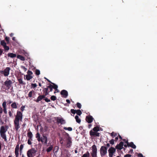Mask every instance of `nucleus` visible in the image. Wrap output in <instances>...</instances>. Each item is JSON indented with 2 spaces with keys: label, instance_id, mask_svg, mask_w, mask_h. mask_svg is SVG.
Segmentation results:
<instances>
[{
  "label": "nucleus",
  "instance_id": "f257e3e1",
  "mask_svg": "<svg viewBox=\"0 0 157 157\" xmlns=\"http://www.w3.org/2000/svg\"><path fill=\"white\" fill-rule=\"evenodd\" d=\"M7 130V128H6L3 126L1 127L0 134L1 137L3 138L5 141H6V136L5 133Z\"/></svg>",
  "mask_w": 157,
  "mask_h": 157
},
{
  "label": "nucleus",
  "instance_id": "f03ea898",
  "mask_svg": "<svg viewBox=\"0 0 157 157\" xmlns=\"http://www.w3.org/2000/svg\"><path fill=\"white\" fill-rule=\"evenodd\" d=\"M107 153V148L104 146L101 147L100 149V153L101 157L104 156Z\"/></svg>",
  "mask_w": 157,
  "mask_h": 157
},
{
  "label": "nucleus",
  "instance_id": "7ed1b4c3",
  "mask_svg": "<svg viewBox=\"0 0 157 157\" xmlns=\"http://www.w3.org/2000/svg\"><path fill=\"white\" fill-rule=\"evenodd\" d=\"M92 151L91 155L92 157H97V149L96 146L94 144L92 147Z\"/></svg>",
  "mask_w": 157,
  "mask_h": 157
},
{
  "label": "nucleus",
  "instance_id": "20e7f679",
  "mask_svg": "<svg viewBox=\"0 0 157 157\" xmlns=\"http://www.w3.org/2000/svg\"><path fill=\"white\" fill-rule=\"evenodd\" d=\"M22 118V113L20 111L17 112V114L15 117L14 121H19L20 120L21 121Z\"/></svg>",
  "mask_w": 157,
  "mask_h": 157
},
{
  "label": "nucleus",
  "instance_id": "39448f33",
  "mask_svg": "<svg viewBox=\"0 0 157 157\" xmlns=\"http://www.w3.org/2000/svg\"><path fill=\"white\" fill-rule=\"evenodd\" d=\"M67 137L66 138V142L67 147H69L72 144L71 138L68 133H67Z\"/></svg>",
  "mask_w": 157,
  "mask_h": 157
},
{
  "label": "nucleus",
  "instance_id": "423d86ee",
  "mask_svg": "<svg viewBox=\"0 0 157 157\" xmlns=\"http://www.w3.org/2000/svg\"><path fill=\"white\" fill-rule=\"evenodd\" d=\"M109 157H113L114 153L116 151V149L113 147H111L108 150Z\"/></svg>",
  "mask_w": 157,
  "mask_h": 157
},
{
  "label": "nucleus",
  "instance_id": "0eeeda50",
  "mask_svg": "<svg viewBox=\"0 0 157 157\" xmlns=\"http://www.w3.org/2000/svg\"><path fill=\"white\" fill-rule=\"evenodd\" d=\"M50 83H51V84H50L51 88L52 89L53 88L55 90V91L54 92L55 94L56 92H59V90L57 89L58 86L57 85H56L54 83L50 81Z\"/></svg>",
  "mask_w": 157,
  "mask_h": 157
},
{
  "label": "nucleus",
  "instance_id": "6e6552de",
  "mask_svg": "<svg viewBox=\"0 0 157 157\" xmlns=\"http://www.w3.org/2000/svg\"><path fill=\"white\" fill-rule=\"evenodd\" d=\"M12 84V81L10 80H8V79L4 82L5 85L8 89L10 88Z\"/></svg>",
  "mask_w": 157,
  "mask_h": 157
},
{
  "label": "nucleus",
  "instance_id": "1a4fd4ad",
  "mask_svg": "<svg viewBox=\"0 0 157 157\" xmlns=\"http://www.w3.org/2000/svg\"><path fill=\"white\" fill-rule=\"evenodd\" d=\"M100 133L97 132H94L92 130L90 131V135L91 136L99 137L100 136Z\"/></svg>",
  "mask_w": 157,
  "mask_h": 157
},
{
  "label": "nucleus",
  "instance_id": "9d476101",
  "mask_svg": "<svg viewBox=\"0 0 157 157\" xmlns=\"http://www.w3.org/2000/svg\"><path fill=\"white\" fill-rule=\"evenodd\" d=\"M36 152V151L35 148H32L28 151L27 152V155L33 156V155L35 154Z\"/></svg>",
  "mask_w": 157,
  "mask_h": 157
},
{
  "label": "nucleus",
  "instance_id": "9b49d317",
  "mask_svg": "<svg viewBox=\"0 0 157 157\" xmlns=\"http://www.w3.org/2000/svg\"><path fill=\"white\" fill-rule=\"evenodd\" d=\"M94 119L92 116L90 115L87 116L86 117V121L89 124L91 123Z\"/></svg>",
  "mask_w": 157,
  "mask_h": 157
},
{
  "label": "nucleus",
  "instance_id": "f8f14e48",
  "mask_svg": "<svg viewBox=\"0 0 157 157\" xmlns=\"http://www.w3.org/2000/svg\"><path fill=\"white\" fill-rule=\"evenodd\" d=\"M60 94L63 97L66 98L68 95V93L67 90H63L61 91Z\"/></svg>",
  "mask_w": 157,
  "mask_h": 157
},
{
  "label": "nucleus",
  "instance_id": "ddd939ff",
  "mask_svg": "<svg viewBox=\"0 0 157 157\" xmlns=\"http://www.w3.org/2000/svg\"><path fill=\"white\" fill-rule=\"evenodd\" d=\"M57 122L59 123H60L61 124H63L65 123V121L62 118H60L59 117H57L56 118Z\"/></svg>",
  "mask_w": 157,
  "mask_h": 157
},
{
  "label": "nucleus",
  "instance_id": "4468645a",
  "mask_svg": "<svg viewBox=\"0 0 157 157\" xmlns=\"http://www.w3.org/2000/svg\"><path fill=\"white\" fill-rule=\"evenodd\" d=\"M124 143L123 142H121L119 144H117L116 146V148L117 149L121 150L123 148Z\"/></svg>",
  "mask_w": 157,
  "mask_h": 157
},
{
  "label": "nucleus",
  "instance_id": "2eb2a0df",
  "mask_svg": "<svg viewBox=\"0 0 157 157\" xmlns=\"http://www.w3.org/2000/svg\"><path fill=\"white\" fill-rule=\"evenodd\" d=\"M10 70V68L9 67H7L4 69V76H7L9 75Z\"/></svg>",
  "mask_w": 157,
  "mask_h": 157
},
{
  "label": "nucleus",
  "instance_id": "dca6fc26",
  "mask_svg": "<svg viewBox=\"0 0 157 157\" xmlns=\"http://www.w3.org/2000/svg\"><path fill=\"white\" fill-rule=\"evenodd\" d=\"M14 123L15 124V128L17 131L19 128H20L19 121H14Z\"/></svg>",
  "mask_w": 157,
  "mask_h": 157
},
{
  "label": "nucleus",
  "instance_id": "f3484780",
  "mask_svg": "<svg viewBox=\"0 0 157 157\" xmlns=\"http://www.w3.org/2000/svg\"><path fill=\"white\" fill-rule=\"evenodd\" d=\"M128 147H130L134 149H135L136 148V146L132 142L129 143V145H128Z\"/></svg>",
  "mask_w": 157,
  "mask_h": 157
},
{
  "label": "nucleus",
  "instance_id": "a211bd4d",
  "mask_svg": "<svg viewBox=\"0 0 157 157\" xmlns=\"http://www.w3.org/2000/svg\"><path fill=\"white\" fill-rule=\"evenodd\" d=\"M8 57H10L12 58H14L16 57L17 56L15 54L12 53H9L8 54Z\"/></svg>",
  "mask_w": 157,
  "mask_h": 157
},
{
  "label": "nucleus",
  "instance_id": "6ab92c4d",
  "mask_svg": "<svg viewBox=\"0 0 157 157\" xmlns=\"http://www.w3.org/2000/svg\"><path fill=\"white\" fill-rule=\"evenodd\" d=\"M44 98H45L44 95H43L40 96L38 97V98L36 100V101L37 102H38L39 101H40L42 99H43Z\"/></svg>",
  "mask_w": 157,
  "mask_h": 157
},
{
  "label": "nucleus",
  "instance_id": "aec40b11",
  "mask_svg": "<svg viewBox=\"0 0 157 157\" xmlns=\"http://www.w3.org/2000/svg\"><path fill=\"white\" fill-rule=\"evenodd\" d=\"M41 141L42 143H44V144H46L47 139L44 136L43 138H41Z\"/></svg>",
  "mask_w": 157,
  "mask_h": 157
},
{
  "label": "nucleus",
  "instance_id": "412c9836",
  "mask_svg": "<svg viewBox=\"0 0 157 157\" xmlns=\"http://www.w3.org/2000/svg\"><path fill=\"white\" fill-rule=\"evenodd\" d=\"M17 58L18 59H20L22 61H24L25 60V58L22 56L21 55H18L17 56Z\"/></svg>",
  "mask_w": 157,
  "mask_h": 157
},
{
  "label": "nucleus",
  "instance_id": "4be33fe9",
  "mask_svg": "<svg viewBox=\"0 0 157 157\" xmlns=\"http://www.w3.org/2000/svg\"><path fill=\"white\" fill-rule=\"evenodd\" d=\"M49 88V86H48L47 87V88H44V92L45 95H46L48 94V88Z\"/></svg>",
  "mask_w": 157,
  "mask_h": 157
},
{
  "label": "nucleus",
  "instance_id": "5701e85b",
  "mask_svg": "<svg viewBox=\"0 0 157 157\" xmlns=\"http://www.w3.org/2000/svg\"><path fill=\"white\" fill-rule=\"evenodd\" d=\"M90 154L89 152L87 151L81 157H90Z\"/></svg>",
  "mask_w": 157,
  "mask_h": 157
},
{
  "label": "nucleus",
  "instance_id": "b1692460",
  "mask_svg": "<svg viewBox=\"0 0 157 157\" xmlns=\"http://www.w3.org/2000/svg\"><path fill=\"white\" fill-rule=\"evenodd\" d=\"M75 118L76 120V121L78 123H80L81 122V120L79 118L78 116L76 115L75 116Z\"/></svg>",
  "mask_w": 157,
  "mask_h": 157
},
{
  "label": "nucleus",
  "instance_id": "393cba45",
  "mask_svg": "<svg viewBox=\"0 0 157 157\" xmlns=\"http://www.w3.org/2000/svg\"><path fill=\"white\" fill-rule=\"evenodd\" d=\"M27 136L29 139H32L33 137V134L31 132H28L27 134Z\"/></svg>",
  "mask_w": 157,
  "mask_h": 157
},
{
  "label": "nucleus",
  "instance_id": "a878e982",
  "mask_svg": "<svg viewBox=\"0 0 157 157\" xmlns=\"http://www.w3.org/2000/svg\"><path fill=\"white\" fill-rule=\"evenodd\" d=\"M93 131L94 132H97L99 131V127L98 126H96L93 128Z\"/></svg>",
  "mask_w": 157,
  "mask_h": 157
},
{
  "label": "nucleus",
  "instance_id": "bb28decb",
  "mask_svg": "<svg viewBox=\"0 0 157 157\" xmlns=\"http://www.w3.org/2000/svg\"><path fill=\"white\" fill-rule=\"evenodd\" d=\"M11 106L12 108L14 109H16L17 108V105L16 102H14L12 103L11 105Z\"/></svg>",
  "mask_w": 157,
  "mask_h": 157
},
{
  "label": "nucleus",
  "instance_id": "cd10ccee",
  "mask_svg": "<svg viewBox=\"0 0 157 157\" xmlns=\"http://www.w3.org/2000/svg\"><path fill=\"white\" fill-rule=\"evenodd\" d=\"M26 78L27 80H29L33 78V76L29 75H26Z\"/></svg>",
  "mask_w": 157,
  "mask_h": 157
},
{
  "label": "nucleus",
  "instance_id": "c85d7f7f",
  "mask_svg": "<svg viewBox=\"0 0 157 157\" xmlns=\"http://www.w3.org/2000/svg\"><path fill=\"white\" fill-rule=\"evenodd\" d=\"M111 136L113 138H114L115 137L117 136V133H115L114 132H113L111 133Z\"/></svg>",
  "mask_w": 157,
  "mask_h": 157
},
{
  "label": "nucleus",
  "instance_id": "c756f323",
  "mask_svg": "<svg viewBox=\"0 0 157 157\" xmlns=\"http://www.w3.org/2000/svg\"><path fill=\"white\" fill-rule=\"evenodd\" d=\"M63 129L65 130H68L69 131H71L72 130V129L71 127L67 128L66 127H64Z\"/></svg>",
  "mask_w": 157,
  "mask_h": 157
},
{
  "label": "nucleus",
  "instance_id": "7c9ffc66",
  "mask_svg": "<svg viewBox=\"0 0 157 157\" xmlns=\"http://www.w3.org/2000/svg\"><path fill=\"white\" fill-rule=\"evenodd\" d=\"M76 113L79 116H80L82 113L81 111L79 109L76 110Z\"/></svg>",
  "mask_w": 157,
  "mask_h": 157
},
{
  "label": "nucleus",
  "instance_id": "2f4dec72",
  "mask_svg": "<svg viewBox=\"0 0 157 157\" xmlns=\"http://www.w3.org/2000/svg\"><path fill=\"white\" fill-rule=\"evenodd\" d=\"M1 44L4 47L6 45V44L4 40H2L1 41Z\"/></svg>",
  "mask_w": 157,
  "mask_h": 157
},
{
  "label": "nucleus",
  "instance_id": "473e14b6",
  "mask_svg": "<svg viewBox=\"0 0 157 157\" xmlns=\"http://www.w3.org/2000/svg\"><path fill=\"white\" fill-rule=\"evenodd\" d=\"M19 149L17 148L15 149V154L16 157H18V155Z\"/></svg>",
  "mask_w": 157,
  "mask_h": 157
},
{
  "label": "nucleus",
  "instance_id": "72a5a7b5",
  "mask_svg": "<svg viewBox=\"0 0 157 157\" xmlns=\"http://www.w3.org/2000/svg\"><path fill=\"white\" fill-rule=\"evenodd\" d=\"M71 112L72 113L75 114V113H76V110L72 109L71 110Z\"/></svg>",
  "mask_w": 157,
  "mask_h": 157
},
{
  "label": "nucleus",
  "instance_id": "f704fd0d",
  "mask_svg": "<svg viewBox=\"0 0 157 157\" xmlns=\"http://www.w3.org/2000/svg\"><path fill=\"white\" fill-rule=\"evenodd\" d=\"M4 48L5 49V51H8L9 50L10 48L9 47L7 46L6 45L4 47Z\"/></svg>",
  "mask_w": 157,
  "mask_h": 157
},
{
  "label": "nucleus",
  "instance_id": "c9c22d12",
  "mask_svg": "<svg viewBox=\"0 0 157 157\" xmlns=\"http://www.w3.org/2000/svg\"><path fill=\"white\" fill-rule=\"evenodd\" d=\"M51 99L52 100L55 101L56 99V97L55 96H52L51 97Z\"/></svg>",
  "mask_w": 157,
  "mask_h": 157
},
{
  "label": "nucleus",
  "instance_id": "e433bc0d",
  "mask_svg": "<svg viewBox=\"0 0 157 157\" xmlns=\"http://www.w3.org/2000/svg\"><path fill=\"white\" fill-rule=\"evenodd\" d=\"M76 105H77V107L78 108H79L80 109H81L82 105L80 103H79V102H77L76 104Z\"/></svg>",
  "mask_w": 157,
  "mask_h": 157
},
{
  "label": "nucleus",
  "instance_id": "4c0bfd02",
  "mask_svg": "<svg viewBox=\"0 0 157 157\" xmlns=\"http://www.w3.org/2000/svg\"><path fill=\"white\" fill-rule=\"evenodd\" d=\"M33 92V91H30L29 93V94H28V96L29 97L31 98L32 97V94Z\"/></svg>",
  "mask_w": 157,
  "mask_h": 157
},
{
  "label": "nucleus",
  "instance_id": "58836bf2",
  "mask_svg": "<svg viewBox=\"0 0 157 157\" xmlns=\"http://www.w3.org/2000/svg\"><path fill=\"white\" fill-rule=\"evenodd\" d=\"M40 74V71L39 70H36V74L37 75H39Z\"/></svg>",
  "mask_w": 157,
  "mask_h": 157
},
{
  "label": "nucleus",
  "instance_id": "ea45409f",
  "mask_svg": "<svg viewBox=\"0 0 157 157\" xmlns=\"http://www.w3.org/2000/svg\"><path fill=\"white\" fill-rule=\"evenodd\" d=\"M6 101H4L2 103V105L4 108H6Z\"/></svg>",
  "mask_w": 157,
  "mask_h": 157
},
{
  "label": "nucleus",
  "instance_id": "a19ab883",
  "mask_svg": "<svg viewBox=\"0 0 157 157\" xmlns=\"http://www.w3.org/2000/svg\"><path fill=\"white\" fill-rule=\"evenodd\" d=\"M110 143L112 145L114 144V140L113 139L111 140L110 141H109Z\"/></svg>",
  "mask_w": 157,
  "mask_h": 157
},
{
  "label": "nucleus",
  "instance_id": "79ce46f5",
  "mask_svg": "<svg viewBox=\"0 0 157 157\" xmlns=\"http://www.w3.org/2000/svg\"><path fill=\"white\" fill-rule=\"evenodd\" d=\"M19 83L21 84H22L23 83V82L21 78H20L18 79Z\"/></svg>",
  "mask_w": 157,
  "mask_h": 157
},
{
  "label": "nucleus",
  "instance_id": "37998d69",
  "mask_svg": "<svg viewBox=\"0 0 157 157\" xmlns=\"http://www.w3.org/2000/svg\"><path fill=\"white\" fill-rule=\"evenodd\" d=\"M31 86H32V87H33L34 88H35L37 86V85L36 84V83H35V84L32 83L31 84Z\"/></svg>",
  "mask_w": 157,
  "mask_h": 157
},
{
  "label": "nucleus",
  "instance_id": "c03bdc74",
  "mask_svg": "<svg viewBox=\"0 0 157 157\" xmlns=\"http://www.w3.org/2000/svg\"><path fill=\"white\" fill-rule=\"evenodd\" d=\"M30 140H32V139H29L28 140V144L29 145H31L32 144V142L30 141Z\"/></svg>",
  "mask_w": 157,
  "mask_h": 157
},
{
  "label": "nucleus",
  "instance_id": "a18cd8bd",
  "mask_svg": "<svg viewBox=\"0 0 157 157\" xmlns=\"http://www.w3.org/2000/svg\"><path fill=\"white\" fill-rule=\"evenodd\" d=\"M28 74H29L28 75H31L33 74V72L30 71L28 70L27 72Z\"/></svg>",
  "mask_w": 157,
  "mask_h": 157
},
{
  "label": "nucleus",
  "instance_id": "49530a36",
  "mask_svg": "<svg viewBox=\"0 0 157 157\" xmlns=\"http://www.w3.org/2000/svg\"><path fill=\"white\" fill-rule=\"evenodd\" d=\"M25 108V106H22L21 107V109L22 112L24 110Z\"/></svg>",
  "mask_w": 157,
  "mask_h": 157
},
{
  "label": "nucleus",
  "instance_id": "de8ad7c7",
  "mask_svg": "<svg viewBox=\"0 0 157 157\" xmlns=\"http://www.w3.org/2000/svg\"><path fill=\"white\" fill-rule=\"evenodd\" d=\"M131 155L130 154H126L124 155V157H131Z\"/></svg>",
  "mask_w": 157,
  "mask_h": 157
},
{
  "label": "nucleus",
  "instance_id": "09e8293b",
  "mask_svg": "<svg viewBox=\"0 0 157 157\" xmlns=\"http://www.w3.org/2000/svg\"><path fill=\"white\" fill-rule=\"evenodd\" d=\"M23 147V145H21L20 146V152H21V151L22 150V149Z\"/></svg>",
  "mask_w": 157,
  "mask_h": 157
},
{
  "label": "nucleus",
  "instance_id": "8fccbe9b",
  "mask_svg": "<svg viewBox=\"0 0 157 157\" xmlns=\"http://www.w3.org/2000/svg\"><path fill=\"white\" fill-rule=\"evenodd\" d=\"M40 135L39 132H38L36 133V138H39L40 137Z\"/></svg>",
  "mask_w": 157,
  "mask_h": 157
},
{
  "label": "nucleus",
  "instance_id": "3c124183",
  "mask_svg": "<svg viewBox=\"0 0 157 157\" xmlns=\"http://www.w3.org/2000/svg\"><path fill=\"white\" fill-rule=\"evenodd\" d=\"M3 111H4V112L5 113V114H6L7 112V111H6V108H3Z\"/></svg>",
  "mask_w": 157,
  "mask_h": 157
},
{
  "label": "nucleus",
  "instance_id": "603ef678",
  "mask_svg": "<svg viewBox=\"0 0 157 157\" xmlns=\"http://www.w3.org/2000/svg\"><path fill=\"white\" fill-rule=\"evenodd\" d=\"M5 39L6 41L7 42V43L9 42V37L6 36L5 38Z\"/></svg>",
  "mask_w": 157,
  "mask_h": 157
},
{
  "label": "nucleus",
  "instance_id": "864d4df0",
  "mask_svg": "<svg viewBox=\"0 0 157 157\" xmlns=\"http://www.w3.org/2000/svg\"><path fill=\"white\" fill-rule=\"evenodd\" d=\"M138 156L139 157H143V156L141 153H139L138 155Z\"/></svg>",
  "mask_w": 157,
  "mask_h": 157
},
{
  "label": "nucleus",
  "instance_id": "5fc2aeb1",
  "mask_svg": "<svg viewBox=\"0 0 157 157\" xmlns=\"http://www.w3.org/2000/svg\"><path fill=\"white\" fill-rule=\"evenodd\" d=\"M133 152V150L132 149H131L128 152L129 153H132Z\"/></svg>",
  "mask_w": 157,
  "mask_h": 157
},
{
  "label": "nucleus",
  "instance_id": "6e6d98bb",
  "mask_svg": "<svg viewBox=\"0 0 157 157\" xmlns=\"http://www.w3.org/2000/svg\"><path fill=\"white\" fill-rule=\"evenodd\" d=\"M2 113V107H0V113Z\"/></svg>",
  "mask_w": 157,
  "mask_h": 157
},
{
  "label": "nucleus",
  "instance_id": "4d7b16f0",
  "mask_svg": "<svg viewBox=\"0 0 157 157\" xmlns=\"http://www.w3.org/2000/svg\"><path fill=\"white\" fill-rule=\"evenodd\" d=\"M22 67L24 69V71H26L27 69L25 67H24V66H22Z\"/></svg>",
  "mask_w": 157,
  "mask_h": 157
},
{
  "label": "nucleus",
  "instance_id": "13d9d810",
  "mask_svg": "<svg viewBox=\"0 0 157 157\" xmlns=\"http://www.w3.org/2000/svg\"><path fill=\"white\" fill-rule=\"evenodd\" d=\"M125 144H127V145H129V143L128 142V140H126V141L125 142Z\"/></svg>",
  "mask_w": 157,
  "mask_h": 157
},
{
  "label": "nucleus",
  "instance_id": "bf43d9fd",
  "mask_svg": "<svg viewBox=\"0 0 157 157\" xmlns=\"http://www.w3.org/2000/svg\"><path fill=\"white\" fill-rule=\"evenodd\" d=\"M8 113H9V116L10 117H11L12 115V114L11 112L10 111H9Z\"/></svg>",
  "mask_w": 157,
  "mask_h": 157
},
{
  "label": "nucleus",
  "instance_id": "052dcab7",
  "mask_svg": "<svg viewBox=\"0 0 157 157\" xmlns=\"http://www.w3.org/2000/svg\"><path fill=\"white\" fill-rule=\"evenodd\" d=\"M44 100L46 101L47 102H48L49 101V100L47 98H45L44 99Z\"/></svg>",
  "mask_w": 157,
  "mask_h": 157
},
{
  "label": "nucleus",
  "instance_id": "680f3d73",
  "mask_svg": "<svg viewBox=\"0 0 157 157\" xmlns=\"http://www.w3.org/2000/svg\"><path fill=\"white\" fill-rule=\"evenodd\" d=\"M52 88H51L50 84V92H52Z\"/></svg>",
  "mask_w": 157,
  "mask_h": 157
},
{
  "label": "nucleus",
  "instance_id": "e2e57ef3",
  "mask_svg": "<svg viewBox=\"0 0 157 157\" xmlns=\"http://www.w3.org/2000/svg\"><path fill=\"white\" fill-rule=\"evenodd\" d=\"M66 101H67V102L69 103V104H70V101L69 100V99H67L66 100Z\"/></svg>",
  "mask_w": 157,
  "mask_h": 157
},
{
  "label": "nucleus",
  "instance_id": "0e129e2a",
  "mask_svg": "<svg viewBox=\"0 0 157 157\" xmlns=\"http://www.w3.org/2000/svg\"><path fill=\"white\" fill-rule=\"evenodd\" d=\"M2 51L1 50V49H0V56H1L2 55Z\"/></svg>",
  "mask_w": 157,
  "mask_h": 157
},
{
  "label": "nucleus",
  "instance_id": "69168bd1",
  "mask_svg": "<svg viewBox=\"0 0 157 157\" xmlns=\"http://www.w3.org/2000/svg\"><path fill=\"white\" fill-rule=\"evenodd\" d=\"M0 72L2 74H3L4 75V71H1Z\"/></svg>",
  "mask_w": 157,
  "mask_h": 157
},
{
  "label": "nucleus",
  "instance_id": "338daca9",
  "mask_svg": "<svg viewBox=\"0 0 157 157\" xmlns=\"http://www.w3.org/2000/svg\"><path fill=\"white\" fill-rule=\"evenodd\" d=\"M91 126H92L91 124H89L88 125V128H91Z\"/></svg>",
  "mask_w": 157,
  "mask_h": 157
},
{
  "label": "nucleus",
  "instance_id": "774afa93",
  "mask_svg": "<svg viewBox=\"0 0 157 157\" xmlns=\"http://www.w3.org/2000/svg\"><path fill=\"white\" fill-rule=\"evenodd\" d=\"M41 139L40 137L37 138V139L39 141H41Z\"/></svg>",
  "mask_w": 157,
  "mask_h": 157
}]
</instances>
